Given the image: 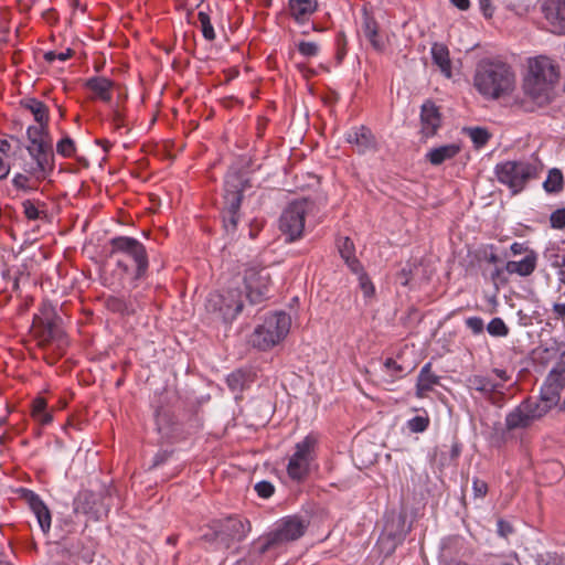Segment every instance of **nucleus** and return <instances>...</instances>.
Returning a JSON list of instances; mask_svg holds the SVG:
<instances>
[{
    "label": "nucleus",
    "instance_id": "obj_1",
    "mask_svg": "<svg viewBox=\"0 0 565 565\" xmlns=\"http://www.w3.org/2000/svg\"><path fill=\"white\" fill-rule=\"evenodd\" d=\"M557 79V66L550 57L537 56L531 58L522 85L524 96L531 104H527L526 100H521L523 109L533 111L535 107L548 104Z\"/></svg>",
    "mask_w": 565,
    "mask_h": 565
},
{
    "label": "nucleus",
    "instance_id": "obj_2",
    "mask_svg": "<svg viewBox=\"0 0 565 565\" xmlns=\"http://www.w3.org/2000/svg\"><path fill=\"white\" fill-rule=\"evenodd\" d=\"M515 73L505 62L483 58L476 67L473 86L488 99H499L510 95L515 88Z\"/></svg>",
    "mask_w": 565,
    "mask_h": 565
},
{
    "label": "nucleus",
    "instance_id": "obj_3",
    "mask_svg": "<svg viewBox=\"0 0 565 565\" xmlns=\"http://www.w3.org/2000/svg\"><path fill=\"white\" fill-rule=\"evenodd\" d=\"M111 249L110 256H117L116 265L125 274H130L131 268L128 260L134 264L131 282L137 287L139 280L147 277L149 268L148 253L145 245L135 237L116 236L109 242Z\"/></svg>",
    "mask_w": 565,
    "mask_h": 565
},
{
    "label": "nucleus",
    "instance_id": "obj_4",
    "mask_svg": "<svg viewBox=\"0 0 565 565\" xmlns=\"http://www.w3.org/2000/svg\"><path fill=\"white\" fill-rule=\"evenodd\" d=\"M247 188H250L249 180L243 172L237 169H231L226 173L221 215L223 228L227 235L233 236L237 231L243 193Z\"/></svg>",
    "mask_w": 565,
    "mask_h": 565
},
{
    "label": "nucleus",
    "instance_id": "obj_5",
    "mask_svg": "<svg viewBox=\"0 0 565 565\" xmlns=\"http://www.w3.org/2000/svg\"><path fill=\"white\" fill-rule=\"evenodd\" d=\"M309 524L307 518L297 514L280 519L274 529L259 541L258 555L299 540L306 533Z\"/></svg>",
    "mask_w": 565,
    "mask_h": 565
},
{
    "label": "nucleus",
    "instance_id": "obj_6",
    "mask_svg": "<svg viewBox=\"0 0 565 565\" xmlns=\"http://www.w3.org/2000/svg\"><path fill=\"white\" fill-rule=\"evenodd\" d=\"M290 317L284 311L275 312L265 318L252 334L253 347L266 351L278 344L289 332Z\"/></svg>",
    "mask_w": 565,
    "mask_h": 565
},
{
    "label": "nucleus",
    "instance_id": "obj_7",
    "mask_svg": "<svg viewBox=\"0 0 565 565\" xmlns=\"http://www.w3.org/2000/svg\"><path fill=\"white\" fill-rule=\"evenodd\" d=\"M540 170L535 161H505L495 166V175L500 183L505 184L513 194H516L530 180L537 178Z\"/></svg>",
    "mask_w": 565,
    "mask_h": 565
},
{
    "label": "nucleus",
    "instance_id": "obj_8",
    "mask_svg": "<svg viewBox=\"0 0 565 565\" xmlns=\"http://www.w3.org/2000/svg\"><path fill=\"white\" fill-rule=\"evenodd\" d=\"M26 151L30 156V160L24 161L22 170L36 181L47 179L55 168V156L52 142L26 146Z\"/></svg>",
    "mask_w": 565,
    "mask_h": 565
},
{
    "label": "nucleus",
    "instance_id": "obj_9",
    "mask_svg": "<svg viewBox=\"0 0 565 565\" xmlns=\"http://www.w3.org/2000/svg\"><path fill=\"white\" fill-rule=\"evenodd\" d=\"M75 513L88 515L97 521L106 516L110 509V490L104 489L96 493L90 490H82L73 501Z\"/></svg>",
    "mask_w": 565,
    "mask_h": 565
},
{
    "label": "nucleus",
    "instance_id": "obj_10",
    "mask_svg": "<svg viewBox=\"0 0 565 565\" xmlns=\"http://www.w3.org/2000/svg\"><path fill=\"white\" fill-rule=\"evenodd\" d=\"M243 307V295L237 288L228 289L224 294H211L206 301L207 310L217 313L224 322H232Z\"/></svg>",
    "mask_w": 565,
    "mask_h": 565
},
{
    "label": "nucleus",
    "instance_id": "obj_11",
    "mask_svg": "<svg viewBox=\"0 0 565 565\" xmlns=\"http://www.w3.org/2000/svg\"><path fill=\"white\" fill-rule=\"evenodd\" d=\"M307 200L290 203L281 213L279 230L286 236V241L294 242L301 237L305 230V216L308 212Z\"/></svg>",
    "mask_w": 565,
    "mask_h": 565
},
{
    "label": "nucleus",
    "instance_id": "obj_12",
    "mask_svg": "<svg viewBox=\"0 0 565 565\" xmlns=\"http://www.w3.org/2000/svg\"><path fill=\"white\" fill-rule=\"evenodd\" d=\"M246 298L250 305H257L267 298L270 275L265 267L250 266L244 271Z\"/></svg>",
    "mask_w": 565,
    "mask_h": 565
},
{
    "label": "nucleus",
    "instance_id": "obj_13",
    "mask_svg": "<svg viewBox=\"0 0 565 565\" xmlns=\"http://www.w3.org/2000/svg\"><path fill=\"white\" fill-rule=\"evenodd\" d=\"M564 387L565 367L553 369L541 387L540 399L552 409L558 404Z\"/></svg>",
    "mask_w": 565,
    "mask_h": 565
},
{
    "label": "nucleus",
    "instance_id": "obj_14",
    "mask_svg": "<svg viewBox=\"0 0 565 565\" xmlns=\"http://www.w3.org/2000/svg\"><path fill=\"white\" fill-rule=\"evenodd\" d=\"M345 141L352 145L359 154L375 151L377 146L372 130L364 125L352 127L345 134Z\"/></svg>",
    "mask_w": 565,
    "mask_h": 565
},
{
    "label": "nucleus",
    "instance_id": "obj_15",
    "mask_svg": "<svg viewBox=\"0 0 565 565\" xmlns=\"http://www.w3.org/2000/svg\"><path fill=\"white\" fill-rule=\"evenodd\" d=\"M542 11L551 31L556 34H565V0H544Z\"/></svg>",
    "mask_w": 565,
    "mask_h": 565
},
{
    "label": "nucleus",
    "instance_id": "obj_16",
    "mask_svg": "<svg viewBox=\"0 0 565 565\" xmlns=\"http://www.w3.org/2000/svg\"><path fill=\"white\" fill-rule=\"evenodd\" d=\"M420 125V132L425 138L435 136L441 126V115L438 107L431 100H426L422 105Z\"/></svg>",
    "mask_w": 565,
    "mask_h": 565
},
{
    "label": "nucleus",
    "instance_id": "obj_17",
    "mask_svg": "<svg viewBox=\"0 0 565 565\" xmlns=\"http://www.w3.org/2000/svg\"><path fill=\"white\" fill-rule=\"evenodd\" d=\"M23 498L35 514L38 523L44 533L51 529V513L41 498L32 490L23 489Z\"/></svg>",
    "mask_w": 565,
    "mask_h": 565
},
{
    "label": "nucleus",
    "instance_id": "obj_18",
    "mask_svg": "<svg viewBox=\"0 0 565 565\" xmlns=\"http://www.w3.org/2000/svg\"><path fill=\"white\" fill-rule=\"evenodd\" d=\"M466 386L471 391L480 392L486 398L493 403V393H499L503 388L502 383L491 380L489 376L472 374L466 379Z\"/></svg>",
    "mask_w": 565,
    "mask_h": 565
},
{
    "label": "nucleus",
    "instance_id": "obj_19",
    "mask_svg": "<svg viewBox=\"0 0 565 565\" xmlns=\"http://www.w3.org/2000/svg\"><path fill=\"white\" fill-rule=\"evenodd\" d=\"M409 531L411 525L407 524L406 515L403 513L392 515L384 527L386 536L393 542L394 545L401 544Z\"/></svg>",
    "mask_w": 565,
    "mask_h": 565
},
{
    "label": "nucleus",
    "instance_id": "obj_20",
    "mask_svg": "<svg viewBox=\"0 0 565 565\" xmlns=\"http://www.w3.org/2000/svg\"><path fill=\"white\" fill-rule=\"evenodd\" d=\"M440 376L434 374L431 372V363H426L419 371L416 383V392L415 395L418 398H424L427 396L428 392L434 390L435 385H439Z\"/></svg>",
    "mask_w": 565,
    "mask_h": 565
},
{
    "label": "nucleus",
    "instance_id": "obj_21",
    "mask_svg": "<svg viewBox=\"0 0 565 565\" xmlns=\"http://www.w3.org/2000/svg\"><path fill=\"white\" fill-rule=\"evenodd\" d=\"M250 531V523L241 518H227L222 524L221 533L232 541H242Z\"/></svg>",
    "mask_w": 565,
    "mask_h": 565
},
{
    "label": "nucleus",
    "instance_id": "obj_22",
    "mask_svg": "<svg viewBox=\"0 0 565 565\" xmlns=\"http://www.w3.org/2000/svg\"><path fill=\"white\" fill-rule=\"evenodd\" d=\"M536 265H537V253L529 252L527 256H524V258L519 262H515V260L507 262V264L504 266V270L510 275L516 274L521 277H527L534 273Z\"/></svg>",
    "mask_w": 565,
    "mask_h": 565
},
{
    "label": "nucleus",
    "instance_id": "obj_23",
    "mask_svg": "<svg viewBox=\"0 0 565 565\" xmlns=\"http://www.w3.org/2000/svg\"><path fill=\"white\" fill-rule=\"evenodd\" d=\"M290 15L298 23H305L318 9L317 0H289Z\"/></svg>",
    "mask_w": 565,
    "mask_h": 565
},
{
    "label": "nucleus",
    "instance_id": "obj_24",
    "mask_svg": "<svg viewBox=\"0 0 565 565\" xmlns=\"http://www.w3.org/2000/svg\"><path fill=\"white\" fill-rule=\"evenodd\" d=\"M85 86L100 100L105 103H109L111 100V89L114 87V82L111 79L104 76H94L86 81Z\"/></svg>",
    "mask_w": 565,
    "mask_h": 565
},
{
    "label": "nucleus",
    "instance_id": "obj_25",
    "mask_svg": "<svg viewBox=\"0 0 565 565\" xmlns=\"http://www.w3.org/2000/svg\"><path fill=\"white\" fill-rule=\"evenodd\" d=\"M460 152V146L457 143L444 145L430 149L426 153V160L433 166H440L445 161L455 158Z\"/></svg>",
    "mask_w": 565,
    "mask_h": 565
},
{
    "label": "nucleus",
    "instance_id": "obj_26",
    "mask_svg": "<svg viewBox=\"0 0 565 565\" xmlns=\"http://www.w3.org/2000/svg\"><path fill=\"white\" fill-rule=\"evenodd\" d=\"M532 424L533 420L521 403L505 416V428L509 431L515 429H524L530 427Z\"/></svg>",
    "mask_w": 565,
    "mask_h": 565
},
{
    "label": "nucleus",
    "instance_id": "obj_27",
    "mask_svg": "<svg viewBox=\"0 0 565 565\" xmlns=\"http://www.w3.org/2000/svg\"><path fill=\"white\" fill-rule=\"evenodd\" d=\"M173 414L169 408L163 406H157L154 411V420L158 433L164 437L170 438L174 433V419Z\"/></svg>",
    "mask_w": 565,
    "mask_h": 565
},
{
    "label": "nucleus",
    "instance_id": "obj_28",
    "mask_svg": "<svg viewBox=\"0 0 565 565\" xmlns=\"http://www.w3.org/2000/svg\"><path fill=\"white\" fill-rule=\"evenodd\" d=\"M430 53L434 64L439 67L440 72L446 77H451V62L448 47L443 43H434Z\"/></svg>",
    "mask_w": 565,
    "mask_h": 565
},
{
    "label": "nucleus",
    "instance_id": "obj_29",
    "mask_svg": "<svg viewBox=\"0 0 565 565\" xmlns=\"http://www.w3.org/2000/svg\"><path fill=\"white\" fill-rule=\"evenodd\" d=\"M61 552L75 558H82L84 562H92V553L84 548L83 543L79 540H64L61 544Z\"/></svg>",
    "mask_w": 565,
    "mask_h": 565
},
{
    "label": "nucleus",
    "instance_id": "obj_30",
    "mask_svg": "<svg viewBox=\"0 0 565 565\" xmlns=\"http://www.w3.org/2000/svg\"><path fill=\"white\" fill-rule=\"evenodd\" d=\"M252 382V373L242 369L232 372L226 379L228 388L234 393H242Z\"/></svg>",
    "mask_w": 565,
    "mask_h": 565
},
{
    "label": "nucleus",
    "instance_id": "obj_31",
    "mask_svg": "<svg viewBox=\"0 0 565 565\" xmlns=\"http://www.w3.org/2000/svg\"><path fill=\"white\" fill-rule=\"evenodd\" d=\"M21 106L33 115L38 124H49V108L43 102L36 98H25L21 100Z\"/></svg>",
    "mask_w": 565,
    "mask_h": 565
},
{
    "label": "nucleus",
    "instance_id": "obj_32",
    "mask_svg": "<svg viewBox=\"0 0 565 565\" xmlns=\"http://www.w3.org/2000/svg\"><path fill=\"white\" fill-rule=\"evenodd\" d=\"M317 441V437L312 434L306 436L301 441L296 444L295 452L291 457L296 459H303L311 463L315 458V448Z\"/></svg>",
    "mask_w": 565,
    "mask_h": 565
},
{
    "label": "nucleus",
    "instance_id": "obj_33",
    "mask_svg": "<svg viewBox=\"0 0 565 565\" xmlns=\"http://www.w3.org/2000/svg\"><path fill=\"white\" fill-rule=\"evenodd\" d=\"M43 315L44 319L42 323L45 327V334L47 339H61L63 337V331L58 326L61 318L54 312L53 309L44 310Z\"/></svg>",
    "mask_w": 565,
    "mask_h": 565
},
{
    "label": "nucleus",
    "instance_id": "obj_34",
    "mask_svg": "<svg viewBox=\"0 0 565 565\" xmlns=\"http://www.w3.org/2000/svg\"><path fill=\"white\" fill-rule=\"evenodd\" d=\"M26 137L30 142L29 146H38L39 143L52 142L49 124H38L36 126H29L26 129Z\"/></svg>",
    "mask_w": 565,
    "mask_h": 565
},
{
    "label": "nucleus",
    "instance_id": "obj_35",
    "mask_svg": "<svg viewBox=\"0 0 565 565\" xmlns=\"http://www.w3.org/2000/svg\"><path fill=\"white\" fill-rule=\"evenodd\" d=\"M521 404L527 412L533 423L545 416L551 411L550 407L546 404H544L540 398L536 399L533 397H527L524 401H522Z\"/></svg>",
    "mask_w": 565,
    "mask_h": 565
},
{
    "label": "nucleus",
    "instance_id": "obj_36",
    "mask_svg": "<svg viewBox=\"0 0 565 565\" xmlns=\"http://www.w3.org/2000/svg\"><path fill=\"white\" fill-rule=\"evenodd\" d=\"M309 467L310 462L303 459H296L290 457L287 466V472L292 480L301 481L308 476Z\"/></svg>",
    "mask_w": 565,
    "mask_h": 565
},
{
    "label": "nucleus",
    "instance_id": "obj_37",
    "mask_svg": "<svg viewBox=\"0 0 565 565\" xmlns=\"http://www.w3.org/2000/svg\"><path fill=\"white\" fill-rule=\"evenodd\" d=\"M547 193H559L564 188V178L559 169L553 168L548 171L547 178L543 183Z\"/></svg>",
    "mask_w": 565,
    "mask_h": 565
},
{
    "label": "nucleus",
    "instance_id": "obj_38",
    "mask_svg": "<svg viewBox=\"0 0 565 565\" xmlns=\"http://www.w3.org/2000/svg\"><path fill=\"white\" fill-rule=\"evenodd\" d=\"M383 371L387 374V382H395L403 379L407 372L404 365L397 363L393 358H387L383 363Z\"/></svg>",
    "mask_w": 565,
    "mask_h": 565
},
{
    "label": "nucleus",
    "instance_id": "obj_39",
    "mask_svg": "<svg viewBox=\"0 0 565 565\" xmlns=\"http://www.w3.org/2000/svg\"><path fill=\"white\" fill-rule=\"evenodd\" d=\"M32 415L42 425H47L53 419L52 414L46 412V401L42 397L33 401Z\"/></svg>",
    "mask_w": 565,
    "mask_h": 565
},
{
    "label": "nucleus",
    "instance_id": "obj_40",
    "mask_svg": "<svg viewBox=\"0 0 565 565\" xmlns=\"http://www.w3.org/2000/svg\"><path fill=\"white\" fill-rule=\"evenodd\" d=\"M463 131L470 137L477 149L484 147L491 137L489 131L482 127H468Z\"/></svg>",
    "mask_w": 565,
    "mask_h": 565
},
{
    "label": "nucleus",
    "instance_id": "obj_41",
    "mask_svg": "<svg viewBox=\"0 0 565 565\" xmlns=\"http://www.w3.org/2000/svg\"><path fill=\"white\" fill-rule=\"evenodd\" d=\"M198 19L200 21V28H201L203 38L210 42L214 41L216 38V34H215L214 28L211 23L210 14L206 11L201 10L198 13Z\"/></svg>",
    "mask_w": 565,
    "mask_h": 565
},
{
    "label": "nucleus",
    "instance_id": "obj_42",
    "mask_svg": "<svg viewBox=\"0 0 565 565\" xmlns=\"http://www.w3.org/2000/svg\"><path fill=\"white\" fill-rule=\"evenodd\" d=\"M487 331L491 337L504 338L509 334L510 330L502 318L495 317L488 323Z\"/></svg>",
    "mask_w": 565,
    "mask_h": 565
},
{
    "label": "nucleus",
    "instance_id": "obj_43",
    "mask_svg": "<svg viewBox=\"0 0 565 565\" xmlns=\"http://www.w3.org/2000/svg\"><path fill=\"white\" fill-rule=\"evenodd\" d=\"M543 257L551 264L554 268H561L565 266V256L558 253V249L554 246L545 248L543 252Z\"/></svg>",
    "mask_w": 565,
    "mask_h": 565
},
{
    "label": "nucleus",
    "instance_id": "obj_44",
    "mask_svg": "<svg viewBox=\"0 0 565 565\" xmlns=\"http://www.w3.org/2000/svg\"><path fill=\"white\" fill-rule=\"evenodd\" d=\"M75 142L68 136H65L56 143V152L65 158H71L75 153Z\"/></svg>",
    "mask_w": 565,
    "mask_h": 565
},
{
    "label": "nucleus",
    "instance_id": "obj_45",
    "mask_svg": "<svg viewBox=\"0 0 565 565\" xmlns=\"http://www.w3.org/2000/svg\"><path fill=\"white\" fill-rule=\"evenodd\" d=\"M429 426V417L428 416H415L407 422V428L412 433H423Z\"/></svg>",
    "mask_w": 565,
    "mask_h": 565
},
{
    "label": "nucleus",
    "instance_id": "obj_46",
    "mask_svg": "<svg viewBox=\"0 0 565 565\" xmlns=\"http://www.w3.org/2000/svg\"><path fill=\"white\" fill-rule=\"evenodd\" d=\"M339 253L343 260H349V258L355 256L354 244L349 237L342 238L339 243Z\"/></svg>",
    "mask_w": 565,
    "mask_h": 565
},
{
    "label": "nucleus",
    "instance_id": "obj_47",
    "mask_svg": "<svg viewBox=\"0 0 565 565\" xmlns=\"http://www.w3.org/2000/svg\"><path fill=\"white\" fill-rule=\"evenodd\" d=\"M254 490L259 498L268 499L274 494L275 487L271 482L262 480L255 484Z\"/></svg>",
    "mask_w": 565,
    "mask_h": 565
},
{
    "label": "nucleus",
    "instance_id": "obj_48",
    "mask_svg": "<svg viewBox=\"0 0 565 565\" xmlns=\"http://www.w3.org/2000/svg\"><path fill=\"white\" fill-rule=\"evenodd\" d=\"M297 47L299 53L306 57H312L319 53V46L316 42L301 41L298 43Z\"/></svg>",
    "mask_w": 565,
    "mask_h": 565
},
{
    "label": "nucleus",
    "instance_id": "obj_49",
    "mask_svg": "<svg viewBox=\"0 0 565 565\" xmlns=\"http://www.w3.org/2000/svg\"><path fill=\"white\" fill-rule=\"evenodd\" d=\"M551 227L556 230L565 228V207L557 209L550 216Z\"/></svg>",
    "mask_w": 565,
    "mask_h": 565
},
{
    "label": "nucleus",
    "instance_id": "obj_50",
    "mask_svg": "<svg viewBox=\"0 0 565 565\" xmlns=\"http://www.w3.org/2000/svg\"><path fill=\"white\" fill-rule=\"evenodd\" d=\"M358 280H359V286L361 288V290L363 291V295L365 298H369V297H372L374 295V286L372 284V281L370 280L369 276L364 273V274H360V276L358 277Z\"/></svg>",
    "mask_w": 565,
    "mask_h": 565
},
{
    "label": "nucleus",
    "instance_id": "obj_51",
    "mask_svg": "<svg viewBox=\"0 0 565 565\" xmlns=\"http://www.w3.org/2000/svg\"><path fill=\"white\" fill-rule=\"evenodd\" d=\"M364 36L369 40L372 47L377 52H383L385 49V42L383 38L379 34V30H375L373 32H369L364 34Z\"/></svg>",
    "mask_w": 565,
    "mask_h": 565
},
{
    "label": "nucleus",
    "instance_id": "obj_52",
    "mask_svg": "<svg viewBox=\"0 0 565 565\" xmlns=\"http://www.w3.org/2000/svg\"><path fill=\"white\" fill-rule=\"evenodd\" d=\"M30 174L25 173L23 171V173H17L13 179H12V184L19 189V190H23V191H30V190H33V188H31L29 185V181H30Z\"/></svg>",
    "mask_w": 565,
    "mask_h": 565
},
{
    "label": "nucleus",
    "instance_id": "obj_53",
    "mask_svg": "<svg viewBox=\"0 0 565 565\" xmlns=\"http://www.w3.org/2000/svg\"><path fill=\"white\" fill-rule=\"evenodd\" d=\"M465 323L473 334H480L483 332L484 323L480 317H469L466 319Z\"/></svg>",
    "mask_w": 565,
    "mask_h": 565
},
{
    "label": "nucleus",
    "instance_id": "obj_54",
    "mask_svg": "<svg viewBox=\"0 0 565 565\" xmlns=\"http://www.w3.org/2000/svg\"><path fill=\"white\" fill-rule=\"evenodd\" d=\"M362 29L364 34L379 30L376 20L365 9L363 10Z\"/></svg>",
    "mask_w": 565,
    "mask_h": 565
},
{
    "label": "nucleus",
    "instance_id": "obj_55",
    "mask_svg": "<svg viewBox=\"0 0 565 565\" xmlns=\"http://www.w3.org/2000/svg\"><path fill=\"white\" fill-rule=\"evenodd\" d=\"M472 491L475 498H484L488 493V484L486 481L480 480L479 478H473L472 480Z\"/></svg>",
    "mask_w": 565,
    "mask_h": 565
},
{
    "label": "nucleus",
    "instance_id": "obj_56",
    "mask_svg": "<svg viewBox=\"0 0 565 565\" xmlns=\"http://www.w3.org/2000/svg\"><path fill=\"white\" fill-rule=\"evenodd\" d=\"M497 532L500 536L507 539L514 532V529L510 522L499 519L497 522Z\"/></svg>",
    "mask_w": 565,
    "mask_h": 565
},
{
    "label": "nucleus",
    "instance_id": "obj_57",
    "mask_svg": "<svg viewBox=\"0 0 565 565\" xmlns=\"http://www.w3.org/2000/svg\"><path fill=\"white\" fill-rule=\"evenodd\" d=\"M172 455V451H169V450H160L158 451L153 459H152V463L151 466L149 467V469H154V468H158L160 466H162L164 462L168 461V459L171 457Z\"/></svg>",
    "mask_w": 565,
    "mask_h": 565
},
{
    "label": "nucleus",
    "instance_id": "obj_58",
    "mask_svg": "<svg viewBox=\"0 0 565 565\" xmlns=\"http://www.w3.org/2000/svg\"><path fill=\"white\" fill-rule=\"evenodd\" d=\"M413 275V265L407 264L397 274V280L402 286H407Z\"/></svg>",
    "mask_w": 565,
    "mask_h": 565
},
{
    "label": "nucleus",
    "instance_id": "obj_59",
    "mask_svg": "<svg viewBox=\"0 0 565 565\" xmlns=\"http://www.w3.org/2000/svg\"><path fill=\"white\" fill-rule=\"evenodd\" d=\"M23 209H24V214H25L26 218H29V220L39 218L40 211L30 200H26L23 202Z\"/></svg>",
    "mask_w": 565,
    "mask_h": 565
},
{
    "label": "nucleus",
    "instance_id": "obj_60",
    "mask_svg": "<svg viewBox=\"0 0 565 565\" xmlns=\"http://www.w3.org/2000/svg\"><path fill=\"white\" fill-rule=\"evenodd\" d=\"M510 250L514 256L521 255V254H525V256H527L529 252H535L534 249H531L525 243H519V242H514L510 246Z\"/></svg>",
    "mask_w": 565,
    "mask_h": 565
},
{
    "label": "nucleus",
    "instance_id": "obj_61",
    "mask_svg": "<svg viewBox=\"0 0 565 565\" xmlns=\"http://www.w3.org/2000/svg\"><path fill=\"white\" fill-rule=\"evenodd\" d=\"M350 270L355 274L358 277L360 274H364L363 266L361 265L360 260L353 256L349 258V260H344Z\"/></svg>",
    "mask_w": 565,
    "mask_h": 565
},
{
    "label": "nucleus",
    "instance_id": "obj_62",
    "mask_svg": "<svg viewBox=\"0 0 565 565\" xmlns=\"http://www.w3.org/2000/svg\"><path fill=\"white\" fill-rule=\"evenodd\" d=\"M480 10L482 11L486 18H491L494 11V8L491 4V0H478Z\"/></svg>",
    "mask_w": 565,
    "mask_h": 565
},
{
    "label": "nucleus",
    "instance_id": "obj_63",
    "mask_svg": "<svg viewBox=\"0 0 565 565\" xmlns=\"http://www.w3.org/2000/svg\"><path fill=\"white\" fill-rule=\"evenodd\" d=\"M113 122H114L116 129H120L121 127L125 126L124 116L120 111H118V110L114 111Z\"/></svg>",
    "mask_w": 565,
    "mask_h": 565
},
{
    "label": "nucleus",
    "instance_id": "obj_64",
    "mask_svg": "<svg viewBox=\"0 0 565 565\" xmlns=\"http://www.w3.org/2000/svg\"><path fill=\"white\" fill-rule=\"evenodd\" d=\"M553 312L555 313L556 318L565 319V303H554Z\"/></svg>",
    "mask_w": 565,
    "mask_h": 565
}]
</instances>
